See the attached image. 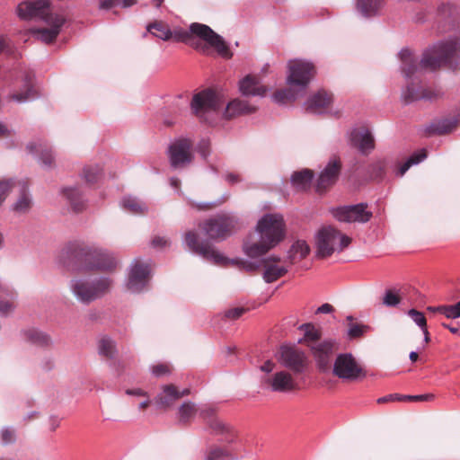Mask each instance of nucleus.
<instances>
[{"mask_svg":"<svg viewBox=\"0 0 460 460\" xmlns=\"http://www.w3.org/2000/svg\"><path fill=\"white\" fill-rule=\"evenodd\" d=\"M401 70L407 85L402 90V97L405 103L415 101H433L438 99L441 93L437 90L425 88L420 84V75L423 69L435 70L442 66L456 70L460 58V37H451L441 40L424 51L421 60L412 51L404 48L399 52Z\"/></svg>","mask_w":460,"mask_h":460,"instance_id":"obj_1","label":"nucleus"},{"mask_svg":"<svg viewBox=\"0 0 460 460\" xmlns=\"http://www.w3.org/2000/svg\"><path fill=\"white\" fill-rule=\"evenodd\" d=\"M61 261L67 269L75 271L111 270L117 265L116 259L107 251L80 242L69 243L62 250Z\"/></svg>","mask_w":460,"mask_h":460,"instance_id":"obj_2","label":"nucleus"},{"mask_svg":"<svg viewBox=\"0 0 460 460\" xmlns=\"http://www.w3.org/2000/svg\"><path fill=\"white\" fill-rule=\"evenodd\" d=\"M17 14L22 20L39 19L49 28H31L29 33L44 43L53 42L58 36L66 19L53 13L49 0L24 1L18 4Z\"/></svg>","mask_w":460,"mask_h":460,"instance_id":"obj_3","label":"nucleus"},{"mask_svg":"<svg viewBox=\"0 0 460 460\" xmlns=\"http://www.w3.org/2000/svg\"><path fill=\"white\" fill-rule=\"evenodd\" d=\"M259 240L253 235L248 236L243 244V251L249 258L265 255L270 249L279 243L285 236V223L282 215L267 213L256 225Z\"/></svg>","mask_w":460,"mask_h":460,"instance_id":"obj_4","label":"nucleus"},{"mask_svg":"<svg viewBox=\"0 0 460 460\" xmlns=\"http://www.w3.org/2000/svg\"><path fill=\"white\" fill-rule=\"evenodd\" d=\"M288 67L287 83L291 87H296L297 91L288 88L275 92L273 100L279 104L294 101L299 95H303L315 72L314 66L311 62L302 59L290 60Z\"/></svg>","mask_w":460,"mask_h":460,"instance_id":"obj_5","label":"nucleus"},{"mask_svg":"<svg viewBox=\"0 0 460 460\" xmlns=\"http://www.w3.org/2000/svg\"><path fill=\"white\" fill-rule=\"evenodd\" d=\"M224 102L212 89H205L195 93L190 102L192 113L200 122L213 125L218 119Z\"/></svg>","mask_w":460,"mask_h":460,"instance_id":"obj_6","label":"nucleus"},{"mask_svg":"<svg viewBox=\"0 0 460 460\" xmlns=\"http://www.w3.org/2000/svg\"><path fill=\"white\" fill-rule=\"evenodd\" d=\"M111 283L108 278L93 280L75 279L70 281V289L79 302L87 305L102 296L109 290Z\"/></svg>","mask_w":460,"mask_h":460,"instance_id":"obj_7","label":"nucleus"},{"mask_svg":"<svg viewBox=\"0 0 460 460\" xmlns=\"http://www.w3.org/2000/svg\"><path fill=\"white\" fill-rule=\"evenodd\" d=\"M239 225L235 214L223 211L206 220L201 227L210 239L223 241L232 235Z\"/></svg>","mask_w":460,"mask_h":460,"instance_id":"obj_8","label":"nucleus"},{"mask_svg":"<svg viewBox=\"0 0 460 460\" xmlns=\"http://www.w3.org/2000/svg\"><path fill=\"white\" fill-rule=\"evenodd\" d=\"M351 243V238L332 226L323 227L316 236V254L327 258L335 251L341 252Z\"/></svg>","mask_w":460,"mask_h":460,"instance_id":"obj_9","label":"nucleus"},{"mask_svg":"<svg viewBox=\"0 0 460 460\" xmlns=\"http://www.w3.org/2000/svg\"><path fill=\"white\" fill-rule=\"evenodd\" d=\"M190 32L203 40L206 44H197L196 49L202 54H208L209 47L214 48L218 55L225 58H230L232 53L225 40L216 33L209 26L198 22L191 23Z\"/></svg>","mask_w":460,"mask_h":460,"instance_id":"obj_10","label":"nucleus"},{"mask_svg":"<svg viewBox=\"0 0 460 460\" xmlns=\"http://www.w3.org/2000/svg\"><path fill=\"white\" fill-rule=\"evenodd\" d=\"M184 243L191 252L199 255L214 264L226 265L230 262L228 258L215 250L208 242H199V235L195 231H188L185 233Z\"/></svg>","mask_w":460,"mask_h":460,"instance_id":"obj_11","label":"nucleus"},{"mask_svg":"<svg viewBox=\"0 0 460 460\" xmlns=\"http://www.w3.org/2000/svg\"><path fill=\"white\" fill-rule=\"evenodd\" d=\"M332 374L346 381H355L366 376L361 366L350 353H341L336 357Z\"/></svg>","mask_w":460,"mask_h":460,"instance_id":"obj_12","label":"nucleus"},{"mask_svg":"<svg viewBox=\"0 0 460 460\" xmlns=\"http://www.w3.org/2000/svg\"><path fill=\"white\" fill-rule=\"evenodd\" d=\"M193 143L190 138L181 137L175 139L168 147V157L172 168H183L189 165L193 158Z\"/></svg>","mask_w":460,"mask_h":460,"instance_id":"obj_13","label":"nucleus"},{"mask_svg":"<svg viewBox=\"0 0 460 460\" xmlns=\"http://www.w3.org/2000/svg\"><path fill=\"white\" fill-rule=\"evenodd\" d=\"M367 204L341 206L332 208L331 213L334 218L345 223H367L372 217V212L367 210Z\"/></svg>","mask_w":460,"mask_h":460,"instance_id":"obj_14","label":"nucleus"},{"mask_svg":"<svg viewBox=\"0 0 460 460\" xmlns=\"http://www.w3.org/2000/svg\"><path fill=\"white\" fill-rule=\"evenodd\" d=\"M261 384L274 393H291L298 388V384L289 372L280 370L271 375H264Z\"/></svg>","mask_w":460,"mask_h":460,"instance_id":"obj_15","label":"nucleus"},{"mask_svg":"<svg viewBox=\"0 0 460 460\" xmlns=\"http://www.w3.org/2000/svg\"><path fill=\"white\" fill-rule=\"evenodd\" d=\"M279 362L295 374L303 373L307 367L305 354L295 347L283 345L278 353Z\"/></svg>","mask_w":460,"mask_h":460,"instance_id":"obj_16","label":"nucleus"},{"mask_svg":"<svg viewBox=\"0 0 460 460\" xmlns=\"http://www.w3.org/2000/svg\"><path fill=\"white\" fill-rule=\"evenodd\" d=\"M151 269L148 263L135 260L128 274L127 288L132 293L141 292L148 284Z\"/></svg>","mask_w":460,"mask_h":460,"instance_id":"obj_17","label":"nucleus"},{"mask_svg":"<svg viewBox=\"0 0 460 460\" xmlns=\"http://www.w3.org/2000/svg\"><path fill=\"white\" fill-rule=\"evenodd\" d=\"M335 345L336 343L332 340H325L317 344H308L321 372L330 370L332 357L336 350Z\"/></svg>","mask_w":460,"mask_h":460,"instance_id":"obj_18","label":"nucleus"},{"mask_svg":"<svg viewBox=\"0 0 460 460\" xmlns=\"http://www.w3.org/2000/svg\"><path fill=\"white\" fill-rule=\"evenodd\" d=\"M280 260V257L277 255L261 259V267L264 269L262 277L266 283H272L288 272L285 266L279 264Z\"/></svg>","mask_w":460,"mask_h":460,"instance_id":"obj_19","label":"nucleus"},{"mask_svg":"<svg viewBox=\"0 0 460 460\" xmlns=\"http://www.w3.org/2000/svg\"><path fill=\"white\" fill-rule=\"evenodd\" d=\"M350 144L363 155H367L375 148V140L368 128H354L349 134Z\"/></svg>","mask_w":460,"mask_h":460,"instance_id":"obj_20","label":"nucleus"},{"mask_svg":"<svg viewBox=\"0 0 460 460\" xmlns=\"http://www.w3.org/2000/svg\"><path fill=\"white\" fill-rule=\"evenodd\" d=\"M341 167V164L338 159L332 158L329 161L318 178L316 184V190L318 192H323L328 187L336 182Z\"/></svg>","mask_w":460,"mask_h":460,"instance_id":"obj_21","label":"nucleus"},{"mask_svg":"<svg viewBox=\"0 0 460 460\" xmlns=\"http://www.w3.org/2000/svg\"><path fill=\"white\" fill-rule=\"evenodd\" d=\"M332 100V94L320 90L305 102V108L310 113L322 114L329 107Z\"/></svg>","mask_w":460,"mask_h":460,"instance_id":"obj_22","label":"nucleus"},{"mask_svg":"<svg viewBox=\"0 0 460 460\" xmlns=\"http://www.w3.org/2000/svg\"><path fill=\"white\" fill-rule=\"evenodd\" d=\"M239 90L243 96H264L267 88L260 84L252 75H246L239 83Z\"/></svg>","mask_w":460,"mask_h":460,"instance_id":"obj_23","label":"nucleus"},{"mask_svg":"<svg viewBox=\"0 0 460 460\" xmlns=\"http://www.w3.org/2000/svg\"><path fill=\"white\" fill-rule=\"evenodd\" d=\"M255 111L256 107L247 101L234 99L226 105L224 116L226 119H231L235 116L251 114Z\"/></svg>","mask_w":460,"mask_h":460,"instance_id":"obj_24","label":"nucleus"},{"mask_svg":"<svg viewBox=\"0 0 460 460\" xmlns=\"http://www.w3.org/2000/svg\"><path fill=\"white\" fill-rule=\"evenodd\" d=\"M33 75L27 72L24 75V90L21 93H13L10 98L19 103L33 101L39 97L38 92L32 85Z\"/></svg>","mask_w":460,"mask_h":460,"instance_id":"obj_25","label":"nucleus"},{"mask_svg":"<svg viewBox=\"0 0 460 460\" xmlns=\"http://www.w3.org/2000/svg\"><path fill=\"white\" fill-rule=\"evenodd\" d=\"M208 424L215 434L222 435V438L219 439L220 442L226 444H233L235 442L236 433L229 425H226L217 418L208 421Z\"/></svg>","mask_w":460,"mask_h":460,"instance_id":"obj_26","label":"nucleus"},{"mask_svg":"<svg viewBox=\"0 0 460 460\" xmlns=\"http://www.w3.org/2000/svg\"><path fill=\"white\" fill-rule=\"evenodd\" d=\"M460 123V114L434 121L429 127L432 134L443 135L452 132Z\"/></svg>","mask_w":460,"mask_h":460,"instance_id":"obj_27","label":"nucleus"},{"mask_svg":"<svg viewBox=\"0 0 460 460\" xmlns=\"http://www.w3.org/2000/svg\"><path fill=\"white\" fill-rule=\"evenodd\" d=\"M15 292L8 287L0 288V315L8 316L15 308Z\"/></svg>","mask_w":460,"mask_h":460,"instance_id":"obj_28","label":"nucleus"},{"mask_svg":"<svg viewBox=\"0 0 460 460\" xmlns=\"http://www.w3.org/2000/svg\"><path fill=\"white\" fill-rule=\"evenodd\" d=\"M384 4L385 0H356L357 11L366 18L378 15Z\"/></svg>","mask_w":460,"mask_h":460,"instance_id":"obj_29","label":"nucleus"},{"mask_svg":"<svg viewBox=\"0 0 460 460\" xmlns=\"http://www.w3.org/2000/svg\"><path fill=\"white\" fill-rule=\"evenodd\" d=\"M181 398L180 391L173 385H166L159 394L155 402L159 408H168Z\"/></svg>","mask_w":460,"mask_h":460,"instance_id":"obj_30","label":"nucleus"},{"mask_svg":"<svg viewBox=\"0 0 460 460\" xmlns=\"http://www.w3.org/2000/svg\"><path fill=\"white\" fill-rule=\"evenodd\" d=\"M63 194L74 211L79 212L85 208L86 199L78 187L65 188Z\"/></svg>","mask_w":460,"mask_h":460,"instance_id":"obj_31","label":"nucleus"},{"mask_svg":"<svg viewBox=\"0 0 460 460\" xmlns=\"http://www.w3.org/2000/svg\"><path fill=\"white\" fill-rule=\"evenodd\" d=\"M26 149L32 155L40 153V161L46 166H51L54 161V155L52 150L49 148L47 144L31 142L27 145Z\"/></svg>","mask_w":460,"mask_h":460,"instance_id":"obj_32","label":"nucleus"},{"mask_svg":"<svg viewBox=\"0 0 460 460\" xmlns=\"http://www.w3.org/2000/svg\"><path fill=\"white\" fill-rule=\"evenodd\" d=\"M313 177V171L309 169H304L299 172H295L292 174L291 182L296 188L299 190H305L310 187Z\"/></svg>","mask_w":460,"mask_h":460,"instance_id":"obj_33","label":"nucleus"},{"mask_svg":"<svg viewBox=\"0 0 460 460\" xmlns=\"http://www.w3.org/2000/svg\"><path fill=\"white\" fill-rule=\"evenodd\" d=\"M235 456L228 447L212 446L206 451L205 460H231Z\"/></svg>","mask_w":460,"mask_h":460,"instance_id":"obj_34","label":"nucleus"},{"mask_svg":"<svg viewBox=\"0 0 460 460\" xmlns=\"http://www.w3.org/2000/svg\"><path fill=\"white\" fill-rule=\"evenodd\" d=\"M391 166L389 158H383L373 163L369 167L370 176L378 181L385 178L388 168Z\"/></svg>","mask_w":460,"mask_h":460,"instance_id":"obj_35","label":"nucleus"},{"mask_svg":"<svg viewBox=\"0 0 460 460\" xmlns=\"http://www.w3.org/2000/svg\"><path fill=\"white\" fill-rule=\"evenodd\" d=\"M99 353L107 360H113L117 354L115 342L108 336L100 339L98 343Z\"/></svg>","mask_w":460,"mask_h":460,"instance_id":"obj_36","label":"nucleus"},{"mask_svg":"<svg viewBox=\"0 0 460 460\" xmlns=\"http://www.w3.org/2000/svg\"><path fill=\"white\" fill-rule=\"evenodd\" d=\"M300 330L304 331V338L299 342L308 344H317L321 338V332L312 323H304L300 325Z\"/></svg>","mask_w":460,"mask_h":460,"instance_id":"obj_37","label":"nucleus"},{"mask_svg":"<svg viewBox=\"0 0 460 460\" xmlns=\"http://www.w3.org/2000/svg\"><path fill=\"white\" fill-rule=\"evenodd\" d=\"M121 205L126 210L135 215L144 214L147 210L144 202L132 196L123 198Z\"/></svg>","mask_w":460,"mask_h":460,"instance_id":"obj_38","label":"nucleus"},{"mask_svg":"<svg viewBox=\"0 0 460 460\" xmlns=\"http://www.w3.org/2000/svg\"><path fill=\"white\" fill-rule=\"evenodd\" d=\"M427 157L425 149H421L413 153L407 161L396 170L395 173L397 176L402 177L410 169L411 166L415 165L422 162Z\"/></svg>","mask_w":460,"mask_h":460,"instance_id":"obj_39","label":"nucleus"},{"mask_svg":"<svg viewBox=\"0 0 460 460\" xmlns=\"http://www.w3.org/2000/svg\"><path fill=\"white\" fill-rule=\"evenodd\" d=\"M310 252V247L305 241L297 240L295 242L289 252L288 256L291 260H302L305 258Z\"/></svg>","mask_w":460,"mask_h":460,"instance_id":"obj_40","label":"nucleus"},{"mask_svg":"<svg viewBox=\"0 0 460 460\" xmlns=\"http://www.w3.org/2000/svg\"><path fill=\"white\" fill-rule=\"evenodd\" d=\"M26 341L39 346H47L49 343V337L36 329H29L23 332Z\"/></svg>","mask_w":460,"mask_h":460,"instance_id":"obj_41","label":"nucleus"},{"mask_svg":"<svg viewBox=\"0 0 460 460\" xmlns=\"http://www.w3.org/2000/svg\"><path fill=\"white\" fill-rule=\"evenodd\" d=\"M21 186V196L13 204V210L17 212H25L30 208L31 199L27 195V184L24 181H17Z\"/></svg>","mask_w":460,"mask_h":460,"instance_id":"obj_42","label":"nucleus"},{"mask_svg":"<svg viewBox=\"0 0 460 460\" xmlns=\"http://www.w3.org/2000/svg\"><path fill=\"white\" fill-rule=\"evenodd\" d=\"M147 31L154 36L163 40H168L172 37V31L162 22H154L147 26Z\"/></svg>","mask_w":460,"mask_h":460,"instance_id":"obj_43","label":"nucleus"},{"mask_svg":"<svg viewBox=\"0 0 460 460\" xmlns=\"http://www.w3.org/2000/svg\"><path fill=\"white\" fill-rule=\"evenodd\" d=\"M429 310L440 313L448 319H456L460 317V301L455 305L429 307Z\"/></svg>","mask_w":460,"mask_h":460,"instance_id":"obj_44","label":"nucleus"},{"mask_svg":"<svg viewBox=\"0 0 460 460\" xmlns=\"http://www.w3.org/2000/svg\"><path fill=\"white\" fill-rule=\"evenodd\" d=\"M438 13L443 18H449L453 22H460V5L451 4H442L438 9Z\"/></svg>","mask_w":460,"mask_h":460,"instance_id":"obj_45","label":"nucleus"},{"mask_svg":"<svg viewBox=\"0 0 460 460\" xmlns=\"http://www.w3.org/2000/svg\"><path fill=\"white\" fill-rule=\"evenodd\" d=\"M198 411L196 405L191 402H183L179 408V420L181 423H188Z\"/></svg>","mask_w":460,"mask_h":460,"instance_id":"obj_46","label":"nucleus"},{"mask_svg":"<svg viewBox=\"0 0 460 460\" xmlns=\"http://www.w3.org/2000/svg\"><path fill=\"white\" fill-rule=\"evenodd\" d=\"M102 175V168L98 164L87 165L84 168L83 178L88 183L96 182Z\"/></svg>","mask_w":460,"mask_h":460,"instance_id":"obj_47","label":"nucleus"},{"mask_svg":"<svg viewBox=\"0 0 460 460\" xmlns=\"http://www.w3.org/2000/svg\"><path fill=\"white\" fill-rule=\"evenodd\" d=\"M260 257L253 258L254 261H234L232 260V263H235L238 265V267L242 270H244L247 272H252L256 270L261 268V259H259ZM252 260V258H251Z\"/></svg>","mask_w":460,"mask_h":460,"instance_id":"obj_48","label":"nucleus"},{"mask_svg":"<svg viewBox=\"0 0 460 460\" xmlns=\"http://www.w3.org/2000/svg\"><path fill=\"white\" fill-rule=\"evenodd\" d=\"M16 184L13 179L4 180L0 181V204L5 200L10 190Z\"/></svg>","mask_w":460,"mask_h":460,"instance_id":"obj_49","label":"nucleus"},{"mask_svg":"<svg viewBox=\"0 0 460 460\" xmlns=\"http://www.w3.org/2000/svg\"><path fill=\"white\" fill-rule=\"evenodd\" d=\"M407 314L420 329L427 326V320L423 313L416 309H410Z\"/></svg>","mask_w":460,"mask_h":460,"instance_id":"obj_50","label":"nucleus"},{"mask_svg":"<svg viewBox=\"0 0 460 460\" xmlns=\"http://www.w3.org/2000/svg\"><path fill=\"white\" fill-rule=\"evenodd\" d=\"M383 303L386 306H396L400 303V297L395 292L389 289L385 293Z\"/></svg>","mask_w":460,"mask_h":460,"instance_id":"obj_51","label":"nucleus"},{"mask_svg":"<svg viewBox=\"0 0 460 460\" xmlns=\"http://www.w3.org/2000/svg\"><path fill=\"white\" fill-rule=\"evenodd\" d=\"M197 152L203 159H207L210 154V142L208 139H201L197 145Z\"/></svg>","mask_w":460,"mask_h":460,"instance_id":"obj_52","label":"nucleus"},{"mask_svg":"<svg viewBox=\"0 0 460 460\" xmlns=\"http://www.w3.org/2000/svg\"><path fill=\"white\" fill-rule=\"evenodd\" d=\"M367 327L365 325L356 324L352 323L349 325V328L348 330V335L349 338H358L363 335L365 330Z\"/></svg>","mask_w":460,"mask_h":460,"instance_id":"obj_53","label":"nucleus"},{"mask_svg":"<svg viewBox=\"0 0 460 460\" xmlns=\"http://www.w3.org/2000/svg\"><path fill=\"white\" fill-rule=\"evenodd\" d=\"M435 395L433 394H425L420 395H403V401L408 402H429L434 400Z\"/></svg>","mask_w":460,"mask_h":460,"instance_id":"obj_54","label":"nucleus"},{"mask_svg":"<svg viewBox=\"0 0 460 460\" xmlns=\"http://www.w3.org/2000/svg\"><path fill=\"white\" fill-rule=\"evenodd\" d=\"M199 416L207 422L214 419L215 409L210 405H203L199 410Z\"/></svg>","mask_w":460,"mask_h":460,"instance_id":"obj_55","label":"nucleus"},{"mask_svg":"<svg viewBox=\"0 0 460 460\" xmlns=\"http://www.w3.org/2000/svg\"><path fill=\"white\" fill-rule=\"evenodd\" d=\"M151 371L152 374L156 377H160L171 372L170 367L167 364L163 363L153 366L151 367Z\"/></svg>","mask_w":460,"mask_h":460,"instance_id":"obj_56","label":"nucleus"},{"mask_svg":"<svg viewBox=\"0 0 460 460\" xmlns=\"http://www.w3.org/2000/svg\"><path fill=\"white\" fill-rule=\"evenodd\" d=\"M0 439L4 445L10 444L14 441V432L9 428H4L0 432Z\"/></svg>","mask_w":460,"mask_h":460,"instance_id":"obj_57","label":"nucleus"},{"mask_svg":"<svg viewBox=\"0 0 460 460\" xmlns=\"http://www.w3.org/2000/svg\"><path fill=\"white\" fill-rule=\"evenodd\" d=\"M245 309L243 307H235L226 311L225 316L229 319H238L243 313Z\"/></svg>","mask_w":460,"mask_h":460,"instance_id":"obj_58","label":"nucleus"},{"mask_svg":"<svg viewBox=\"0 0 460 460\" xmlns=\"http://www.w3.org/2000/svg\"><path fill=\"white\" fill-rule=\"evenodd\" d=\"M394 401H403V395L399 394H391L377 399L378 403H385Z\"/></svg>","mask_w":460,"mask_h":460,"instance_id":"obj_59","label":"nucleus"},{"mask_svg":"<svg viewBox=\"0 0 460 460\" xmlns=\"http://www.w3.org/2000/svg\"><path fill=\"white\" fill-rule=\"evenodd\" d=\"M119 4L120 0H100V8L108 10Z\"/></svg>","mask_w":460,"mask_h":460,"instance_id":"obj_60","label":"nucleus"},{"mask_svg":"<svg viewBox=\"0 0 460 460\" xmlns=\"http://www.w3.org/2000/svg\"><path fill=\"white\" fill-rule=\"evenodd\" d=\"M275 367V364L270 361L267 360L263 365L260 367V369L265 373V375H271L273 374L272 371Z\"/></svg>","mask_w":460,"mask_h":460,"instance_id":"obj_61","label":"nucleus"},{"mask_svg":"<svg viewBox=\"0 0 460 460\" xmlns=\"http://www.w3.org/2000/svg\"><path fill=\"white\" fill-rule=\"evenodd\" d=\"M168 241L164 237L156 236L152 240V246L155 248H162L166 246Z\"/></svg>","mask_w":460,"mask_h":460,"instance_id":"obj_62","label":"nucleus"},{"mask_svg":"<svg viewBox=\"0 0 460 460\" xmlns=\"http://www.w3.org/2000/svg\"><path fill=\"white\" fill-rule=\"evenodd\" d=\"M189 205L191 208H196L198 210H207V209L211 208L210 203H197L195 201L189 200Z\"/></svg>","mask_w":460,"mask_h":460,"instance_id":"obj_63","label":"nucleus"},{"mask_svg":"<svg viewBox=\"0 0 460 460\" xmlns=\"http://www.w3.org/2000/svg\"><path fill=\"white\" fill-rule=\"evenodd\" d=\"M225 179L230 184H234L241 181L240 175L234 172L226 173Z\"/></svg>","mask_w":460,"mask_h":460,"instance_id":"obj_64","label":"nucleus"}]
</instances>
